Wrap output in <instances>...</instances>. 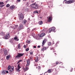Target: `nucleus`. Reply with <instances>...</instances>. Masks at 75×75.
Wrapping results in <instances>:
<instances>
[{
	"label": "nucleus",
	"mask_w": 75,
	"mask_h": 75,
	"mask_svg": "<svg viewBox=\"0 0 75 75\" xmlns=\"http://www.w3.org/2000/svg\"><path fill=\"white\" fill-rule=\"evenodd\" d=\"M46 39L44 40L42 42V45H44L45 44V42H46Z\"/></svg>",
	"instance_id": "obj_16"
},
{
	"label": "nucleus",
	"mask_w": 75,
	"mask_h": 75,
	"mask_svg": "<svg viewBox=\"0 0 75 75\" xmlns=\"http://www.w3.org/2000/svg\"><path fill=\"white\" fill-rule=\"evenodd\" d=\"M18 68L19 69H20V68H21V67L20 66V64H18Z\"/></svg>",
	"instance_id": "obj_31"
},
{
	"label": "nucleus",
	"mask_w": 75,
	"mask_h": 75,
	"mask_svg": "<svg viewBox=\"0 0 75 75\" xmlns=\"http://www.w3.org/2000/svg\"><path fill=\"white\" fill-rule=\"evenodd\" d=\"M54 44V42H53L52 43V44Z\"/></svg>",
	"instance_id": "obj_53"
},
{
	"label": "nucleus",
	"mask_w": 75,
	"mask_h": 75,
	"mask_svg": "<svg viewBox=\"0 0 75 75\" xmlns=\"http://www.w3.org/2000/svg\"><path fill=\"white\" fill-rule=\"evenodd\" d=\"M4 4V3L3 2H0V7H4V5H3Z\"/></svg>",
	"instance_id": "obj_12"
},
{
	"label": "nucleus",
	"mask_w": 75,
	"mask_h": 75,
	"mask_svg": "<svg viewBox=\"0 0 75 75\" xmlns=\"http://www.w3.org/2000/svg\"><path fill=\"white\" fill-rule=\"evenodd\" d=\"M47 72H48V73H51V72H52L51 69H49V70H48L47 71Z\"/></svg>",
	"instance_id": "obj_24"
},
{
	"label": "nucleus",
	"mask_w": 75,
	"mask_h": 75,
	"mask_svg": "<svg viewBox=\"0 0 75 75\" xmlns=\"http://www.w3.org/2000/svg\"><path fill=\"white\" fill-rule=\"evenodd\" d=\"M30 34L33 37H35V33H31Z\"/></svg>",
	"instance_id": "obj_15"
},
{
	"label": "nucleus",
	"mask_w": 75,
	"mask_h": 75,
	"mask_svg": "<svg viewBox=\"0 0 75 75\" xmlns=\"http://www.w3.org/2000/svg\"><path fill=\"white\" fill-rule=\"evenodd\" d=\"M24 55V53H18L17 55L16 56V58H20L21 57H22Z\"/></svg>",
	"instance_id": "obj_3"
},
{
	"label": "nucleus",
	"mask_w": 75,
	"mask_h": 75,
	"mask_svg": "<svg viewBox=\"0 0 75 75\" xmlns=\"http://www.w3.org/2000/svg\"><path fill=\"white\" fill-rule=\"evenodd\" d=\"M23 1H26V0H23Z\"/></svg>",
	"instance_id": "obj_54"
},
{
	"label": "nucleus",
	"mask_w": 75,
	"mask_h": 75,
	"mask_svg": "<svg viewBox=\"0 0 75 75\" xmlns=\"http://www.w3.org/2000/svg\"><path fill=\"white\" fill-rule=\"evenodd\" d=\"M49 33H51V31H52V29L51 28L49 29Z\"/></svg>",
	"instance_id": "obj_30"
},
{
	"label": "nucleus",
	"mask_w": 75,
	"mask_h": 75,
	"mask_svg": "<svg viewBox=\"0 0 75 75\" xmlns=\"http://www.w3.org/2000/svg\"><path fill=\"white\" fill-rule=\"evenodd\" d=\"M40 37H40V35H38L37 36V38L38 39H40Z\"/></svg>",
	"instance_id": "obj_28"
},
{
	"label": "nucleus",
	"mask_w": 75,
	"mask_h": 75,
	"mask_svg": "<svg viewBox=\"0 0 75 75\" xmlns=\"http://www.w3.org/2000/svg\"><path fill=\"white\" fill-rule=\"evenodd\" d=\"M48 49V47H43L41 50V51H43V52H44V51H45V50H47Z\"/></svg>",
	"instance_id": "obj_8"
},
{
	"label": "nucleus",
	"mask_w": 75,
	"mask_h": 75,
	"mask_svg": "<svg viewBox=\"0 0 75 75\" xmlns=\"http://www.w3.org/2000/svg\"><path fill=\"white\" fill-rule=\"evenodd\" d=\"M53 52H54V51H53Z\"/></svg>",
	"instance_id": "obj_60"
},
{
	"label": "nucleus",
	"mask_w": 75,
	"mask_h": 75,
	"mask_svg": "<svg viewBox=\"0 0 75 75\" xmlns=\"http://www.w3.org/2000/svg\"><path fill=\"white\" fill-rule=\"evenodd\" d=\"M27 64L26 65V67L23 69L24 71H27L28 69V66L30 65V59H28L27 61Z\"/></svg>",
	"instance_id": "obj_1"
},
{
	"label": "nucleus",
	"mask_w": 75,
	"mask_h": 75,
	"mask_svg": "<svg viewBox=\"0 0 75 75\" xmlns=\"http://www.w3.org/2000/svg\"><path fill=\"white\" fill-rule=\"evenodd\" d=\"M17 27H18V25H16L15 26V28H13L14 29H16L17 28Z\"/></svg>",
	"instance_id": "obj_29"
},
{
	"label": "nucleus",
	"mask_w": 75,
	"mask_h": 75,
	"mask_svg": "<svg viewBox=\"0 0 75 75\" xmlns=\"http://www.w3.org/2000/svg\"><path fill=\"white\" fill-rule=\"evenodd\" d=\"M22 60H20L17 63V64H18V63H20V62H22Z\"/></svg>",
	"instance_id": "obj_34"
},
{
	"label": "nucleus",
	"mask_w": 75,
	"mask_h": 75,
	"mask_svg": "<svg viewBox=\"0 0 75 75\" xmlns=\"http://www.w3.org/2000/svg\"><path fill=\"white\" fill-rule=\"evenodd\" d=\"M38 69H41V67L40 66H38Z\"/></svg>",
	"instance_id": "obj_44"
},
{
	"label": "nucleus",
	"mask_w": 75,
	"mask_h": 75,
	"mask_svg": "<svg viewBox=\"0 0 75 75\" xmlns=\"http://www.w3.org/2000/svg\"><path fill=\"white\" fill-rule=\"evenodd\" d=\"M45 35L44 33H43L41 34L40 35V37H44V35Z\"/></svg>",
	"instance_id": "obj_17"
},
{
	"label": "nucleus",
	"mask_w": 75,
	"mask_h": 75,
	"mask_svg": "<svg viewBox=\"0 0 75 75\" xmlns=\"http://www.w3.org/2000/svg\"><path fill=\"white\" fill-rule=\"evenodd\" d=\"M34 13H38V11H34Z\"/></svg>",
	"instance_id": "obj_42"
},
{
	"label": "nucleus",
	"mask_w": 75,
	"mask_h": 75,
	"mask_svg": "<svg viewBox=\"0 0 75 75\" xmlns=\"http://www.w3.org/2000/svg\"><path fill=\"white\" fill-rule=\"evenodd\" d=\"M19 20H22L24 18V15L23 13H21L19 15Z\"/></svg>",
	"instance_id": "obj_7"
},
{
	"label": "nucleus",
	"mask_w": 75,
	"mask_h": 75,
	"mask_svg": "<svg viewBox=\"0 0 75 75\" xmlns=\"http://www.w3.org/2000/svg\"><path fill=\"white\" fill-rule=\"evenodd\" d=\"M11 57V56L10 55H8L6 57V60H9L10 58Z\"/></svg>",
	"instance_id": "obj_11"
},
{
	"label": "nucleus",
	"mask_w": 75,
	"mask_h": 75,
	"mask_svg": "<svg viewBox=\"0 0 75 75\" xmlns=\"http://www.w3.org/2000/svg\"><path fill=\"white\" fill-rule=\"evenodd\" d=\"M16 1H17V2H18V3H20V2L21 1V0H16Z\"/></svg>",
	"instance_id": "obj_40"
},
{
	"label": "nucleus",
	"mask_w": 75,
	"mask_h": 75,
	"mask_svg": "<svg viewBox=\"0 0 75 75\" xmlns=\"http://www.w3.org/2000/svg\"><path fill=\"white\" fill-rule=\"evenodd\" d=\"M10 37V33H7L6 35L5 36L4 38L6 39V40H8V39Z\"/></svg>",
	"instance_id": "obj_5"
},
{
	"label": "nucleus",
	"mask_w": 75,
	"mask_h": 75,
	"mask_svg": "<svg viewBox=\"0 0 75 75\" xmlns=\"http://www.w3.org/2000/svg\"><path fill=\"white\" fill-rule=\"evenodd\" d=\"M36 30V28H35L32 29V31H34V30Z\"/></svg>",
	"instance_id": "obj_46"
},
{
	"label": "nucleus",
	"mask_w": 75,
	"mask_h": 75,
	"mask_svg": "<svg viewBox=\"0 0 75 75\" xmlns=\"http://www.w3.org/2000/svg\"><path fill=\"white\" fill-rule=\"evenodd\" d=\"M31 7L33 8L37 9L39 5L38 4L35 3L31 5Z\"/></svg>",
	"instance_id": "obj_2"
},
{
	"label": "nucleus",
	"mask_w": 75,
	"mask_h": 75,
	"mask_svg": "<svg viewBox=\"0 0 75 75\" xmlns=\"http://www.w3.org/2000/svg\"><path fill=\"white\" fill-rule=\"evenodd\" d=\"M51 28L52 29V31L55 32V28L52 27V28Z\"/></svg>",
	"instance_id": "obj_19"
},
{
	"label": "nucleus",
	"mask_w": 75,
	"mask_h": 75,
	"mask_svg": "<svg viewBox=\"0 0 75 75\" xmlns=\"http://www.w3.org/2000/svg\"><path fill=\"white\" fill-rule=\"evenodd\" d=\"M30 55H33V52H31L30 53Z\"/></svg>",
	"instance_id": "obj_38"
},
{
	"label": "nucleus",
	"mask_w": 75,
	"mask_h": 75,
	"mask_svg": "<svg viewBox=\"0 0 75 75\" xmlns=\"http://www.w3.org/2000/svg\"><path fill=\"white\" fill-rule=\"evenodd\" d=\"M25 51H27V52L28 51H29V48H27L26 49H25Z\"/></svg>",
	"instance_id": "obj_37"
},
{
	"label": "nucleus",
	"mask_w": 75,
	"mask_h": 75,
	"mask_svg": "<svg viewBox=\"0 0 75 75\" xmlns=\"http://www.w3.org/2000/svg\"><path fill=\"white\" fill-rule=\"evenodd\" d=\"M30 29L28 28L27 29V33H30Z\"/></svg>",
	"instance_id": "obj_25"
},
{
	"label": "nucleus",
	"mask_w": 75,
	"mask_h": 75,
	"mask_svg": "<svg viewBox=\"0 0 75 75\" xmlns=\"http://www.w3.org/2000/svg\"><path fill=\"white\" fill-rule=\"evenodd\" d=\"M75 2V0H70L66 1L65 3L66 4H71Z\"/></svg>",
	"instance_id": "obj_4"
},
{
	"label": "nucleus",
	"mask_w": 75,
	"mask_h": 75,
	"mask_svg": "<svg viewBox=\"0 0 75 75\" xmlns=\"http://www.w3.org/2000/svg\"><path fill=\"white\" fill-rule=\"evenodd\" d=\"M24 27L23 25H21L19 27V30H23V29H24Z\"/></svg>",
	"instance_id": "obj_10"
},
{
	"label": "nucleus",
	"mask_w": 75,
	"mask_h": 75,
	"mask_svg": "<svg viewBox=\"0 0 75 75\" xmlns=\"http://www.w3.org/2000/svg\"><path fill=\"white\" fill-rule=\"evenodd\" d=\"M67 0H64V1H67Z\"/></svg>",
	"instance_id": "obj_55"
},
{
	"label": "nucleus",
	"mask_w": 75,
	"mask_h": 75,
	"mask_svg": "<svg viewBox=\"0 0 75 75\" xmlns=\"http://www.w3.org/2000/svg\"><path fill=\"white\" fill-rule=\"evenodd\" d=\"M7 50H5L4 51V53L5 55H7Z\"/></svg>",
	"instance_id": "obj_22"
},
{
	"label": "nucleus",
	"mask_w": 75,
	"mask_h": 75,
	"mask_svg": "<svg viewBox=\"0 0 75 75\" xmlns=\"http://www.w3.org/2000/svg\"><path fill=\"white\" fill-rule=\"evenodd\" d=\"M10 8V10H13L15 8V6L14 5H12L9 8Z\"/></svg>",
	"instance_id": "obj_9"
},
{
	"label": "nucleus",
	"mask_w": 75,
	"mask_h": 75,
	"mask_svg": "<svg viewBox=\"0 0 75 75\" xmlns=\"http://www.w3.org/2000/svg\"><path fill=\"white\" fill-rule=\"evenodd\" d=\"M38 48H40L41 47V46H38Z\"/></svg>",
	"instance_id": "obj_50"
},
{
	"label": "nucleus",
	"mask_w": 75,
	"mask_h": 75,
	"mask_svg": "<svg viewBox=\"0 0 75 75\" xmlns=\"http://www.w3.org/2000/svg\"><path fill=\"white\" fill-rule=\"evenodd\" d=\"M47 72H45L44 74V75H48V74L47 73Z\"/></svg>",
	"instance_id": "obj_41"
},
{
	"label": "nucleus",
	"mask_w": 75,
	"mask_h": 75,
	"mask_svg": "<svg viewBox=\"0 0 75 75\" xmlns=\"http://www.w3.org/2000/svg\"><path fill=\"white\" fill-rule=\"evenodd\" d=\"M14 67H12L11 68V69L9 71L10 72H11V73L13 72V71H14Z\"/></svg>",
	"instance_id": "obj_14"
},
{
	"label": "nucleus",
	"mask_w": 75,
	"mask_h": 75,
	"mask_svg": "<svg viewBox=\"0 0 75 75\" xmlns=\"http://www.w3.org/2000/svg\"><path fill=\"white\" fill-rule=\"evenodd\" d=\"M0 34L1 35H3V36H4V33L3 32H2Z\"/></svg>",
	"instance_id": "obj_23"
},
{
	"label": "nucleus",
	"mask_w": 75,
	"mask_h": 75,
	"mask_svg": "<svg viewBox=\"0 0 75 75\" xmlns=\"http://www.w3.org/2000/svg\"><path fill=\"white\" fill-rule=\"evenodd\" d=\"M16 71L17 72H20V69H18V68H17L16 69Z\"/></svg>",
	"instance_id": "obj_26"
},
{
	"label": "nucleus",
	"mask_w": 75,
	"mask_h": 75,
	"mask_svg": "<svg viewBox=\"0 0 75 75\" xmlns=\"http://www.w3.org/2000/svg\"><path fill=\"white\" fill-rule=\"evenodd\" d=\"M26 22H27V21H26V20H24V23H26Z\"/></svg>",
	"instance_id": "obj_48"
},
{
	"label": "nucleus",
	"mask_w": 75,
	"mask_h": 75,
	"mask_svg": "<svg viewBox=\"0 0 75 75\" xmlns=\"http://www.w3.org/2000/svg\"><path fill=\"white\" fill-rule=\"evenodd\" d=\"M35 63L34 66H38V64H37V62H38V57H37V58H35Z\"/></svg>",
	"instance_id": "obj_6"
},
{
	"label": "nucleus",
	"mask_w": 75,
	"mask_h": 75,
	"mask_svg": "<svg viewBox=\"0 0 75 75\" xmlns=\"http://www.w3.org/2000/svg\"><path fill=\"white\" fill-rule=\"evenodd\" d=\"M18 48L19 49H20L21 47H20V44H19L18 45Z\"/></svg>",
	"instance_id": "obj_32"
},
{
	"label": "nucleus",
	"mask_w": 75,
	"mask_h": 75,
	"mask_svg": "<svg viewBox=\"0 0 75 75\" xmlns=\"http://www.w3.org/2000/svg\"><path fill=\"white\" fill-rule=\"evenodd\" d=\"M40 18H42V17H40Z\"/></svg>",
	"instance_id": "obj_57"
},
{
	"label": "nucleus",
	"mask_w": 75,
	"mask_h": 75,
	"mask_svg": "<svg viewBox=\"0 0 75 75\" xmlns=\"http://www.w3.org/2000/svg\"><path fill=\"white\" fill-rule=\"evenodd\" d=\"M14 39L16 40V41H17L19 40V39H18V37H17V36L15 37Z\"/></svg>",
	"instance_id": "obj_18"
},
{
	"label": "nucleus",
	"mask_w": 75,
	"mask_h": 75,
	"mask_svg": "<svg viewBox=\"0 0 75 75\" xmlns=\"http://www.w3.org/2000/svg\"><path fill=\"white\" fill-rule=\"evenodd\" d=\"M6 73H7V74H8V71H6Z\"/></svg>",
	"instance_id": "obj_49"
},
{
	"label": "nucleus",
	"mask_w": 75,
	"mask_h": 75,
	"mask_svg": "<svg viewBox=\"0 0 75 75\" xmlns=\"http://www.w3.org/2000/svg\"><path fill=\"white\" fill-rule=\"evenodd\" d=\"M54 47H52L50 48L51 50H54Z\"/></svg>",
	"instance_id": "obj_43"
},
{
	"label": "nucleus",
	"mask_w": 75,
	"mask_h": 75,
	"mask_svg": "<svg viewBox=\"0 0 75 75\" xmlns=\"http://www.w3.org/2000/svg\"><path fill=\"white\" fill-rule=\"evenodd\" d=\"M2 74H6V70H3L2 71Z\"/></svg>",
	"instance_id": "obj_27"
},
{
	"label": "nucleus",
	"mask_w": 75,
	"mask_h": 75,
	"mask_svg": "<svg viewBox=\"0 0 75 75\" xmlns=\"http://www.w3.org/2000/svg\"><path fill=\"white\" fill-rule=\"evenodd\" d=\"M10 6V4H8L6 5V7H9Z\"/></svg>",
	"instance_id": "obj_33"
},
{
	"label": "nucleus",
	"mask_w": 75,
	"mask_h": 75,
	"mask_svg": "<svg viewBox=\"0 0 75 75\" xmlns=\"http://www.w3.org/2000/svg\"><path fill=\"white\" fill-rule=\"evenodd\" d=\"M10 68H11V66H9L8 67V70H9Z\"/></svg>",
	"instance_id": "obj_36"
},
{
	"label": "nucleus",
	"mask_w": 75,
	"mask_h": 75,
	"mask_svg": "<svg viewBox=\"0 0 75 75\" xmlns=\"http://www.w3.org/2000/svg\"><path fill=\"white\" fill-rule=\"evenodd\" d=\"M26 42H27V43L28 44H30V41L27 40L26 41Z\"/></svg>",
	"instance_id": "obj_35"
},
{
	"label": "nucleus",
	"mask_w": 75,
	"mask_h": 75,
	"mask_svg": "<svg viewBox=\"0 0 75 75\" xmlns=\"http://www.w3.org/2000/svg\"><path fill=\"white\" fill-rule=\"evenodd\" d=\"M33 48H36V46H33Z\"/></svg>",
	"instance_id": "obj_51"
},
{
	"label": "nucleus",
	"mask_w": 75,
	"mask_h": 75,
	"mask_svg": "<svg viewBox=\"0 0 75 75\" xmlns=\"http://www.w3.org/2000/svg\"><path fill=\"white\" fill-rule=\"evenodd\" d=\"M43 46V45H42V46Z\"/></svg>",
	"instance_id": "obj_59"
},
{
	"label": "nucleus",
	"mask_w": 75,
	"mask_h": 75,
	"mask_svg": "<svg viewBox=\"0 0 75 75\" xmlns=\"http://www.w3.org/2000/svg\"><path fill=\"white\" fill-rule=\"evenodd\" d=\"M1 43L0 42V46H1Z\"/></svg>",
	"instance_id": "obj_56"
},
{
	"label": "nucleus",
	"mask_w": 75,
	"mask_h": 75,
	"mask_svg": "<svg viewBox=\"0 0 75 75\" xmlns=\"http://www.w3.org/2000/svg\"><path fill=\"white\" fill-rule=\"evenodd\" d=\"M61 63L62 64H63V63H62V62H60V63H59L58 62H55V64L56 65H58V64H61Z\"/></svg>",
	"instance_id": "obj_20"
},
{
	"label": "nucleus",
	"mask_w": 75,
	"mask_h": 75,
	"mask_svg": "<svg viewBox=\"0 0 75 75\" xmlns=\"http://www.w3.org/2000/svg\"><path fill=\"white\" fill-rule=\"evenodd\" d=\"M27 6H28V2L27 3Z\"/></svg>",
	"instance_id": "obj_52"
},
{
	"label": "nucleus",
	"mask_w": 75,
	"mask_h": 75,
	"mask_svg": "<svg viewBox=\"0 0 75 75\" xmlns=\"http://www.w3.org/2000/svg\"><path fill=\"white\" fill-rule=\"evenodd\" d=\"M42 23H43V22L42 21H40L39 22V24L40 25H42Z\"/></svg>",
	"instance_id": "obj_21"
},
{
	"label": "nucleus",
	"mask_w": 75,
	"mask_h": 75,
	"mask_svg": "<svg viewBox=\"0 0 75 75\" xmlns=\"http://www.w3.org/2000/svg\"><path fill=\"white\" fill-rule=\"evenodd\" d=\"M51 42H49L48 43V44L49 45H51Z\"/></svg>",
	"instance_id": "obj_39"
},
{
	"label": "nucleus",
	"mask_w": 75,
	"mask_h": 75,
	"mask_svg": "<svg viewBox=\"0 0 75 75\" xmlns=\"http://www.w3.org/2000/svg\"><path fill=\"white\" fill-rule=\"evenodd\" d=\"M36 68L37 69V67H36Z\"/></svg>",
	"instance_id": "obj_58"
},
{
	"label": "nucleus",
	"mask_w": 75,
	"mask_h": 75,
	"mask_svg": "<svg viewBox=\"0 0 75 75\" xmlns=\"http://www.w3.org/2000/svg\"><path fill=\"white\" fill-rule=\"evenodd\" d=\"M72 69H73L72 68H71V70H70V72H72Z\"/></svg>",
	"instance_id": "obj_47"
},
{
	"label": "nucleus",
	"mask_w": 75,
	"mask_h": 75,
	"mask_svg": "<svg viewBox=\"0 0 75 75\" xmlns=\"http://www.w3.org/2000/svg\"><path fill=\"white\" fill-rule=\"evenodd\" d=\"M52 21V17L50 16V17L48 19V22H50Z\"/></svg>",
	"instance_id": "obj_13"
},
{
	"label": "nucleus",
	"mask_w": 75,
	"mask_h": 75,
	"mask_svg": "<svg viewBox=\"0 0 75 75\" xmlns=\"http://www.w3.org/2000/svg\"><path fill=\"white\" fill-rule=\"evenodd\" d=\"M23 47L25 48H27V46L26 45H24Z\"/></svg>",
	"instance_id": "obj_45"
}]
</instances>
